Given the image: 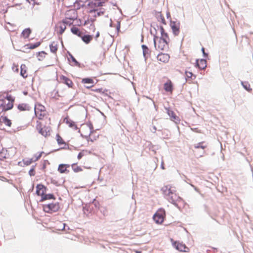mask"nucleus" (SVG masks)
<instances>
[{
  "label": "nucleus",
  "mask_w": 253,
  "mask_h": 253,
  "mask_svg": "<svg viewBox=\"0 0 253 253\" xmlns=\"http://www.w3.org/2000/svg\"><path fill=\"white\" fill-rule=\"evenodd\" d=\"M104 4L105 1L101 0H92L90 1L86 6L88 12L91 13L99 10V11L97 13V16L103 15L105 13L104 9H103V10H102V9L100 7L103 6Z\"/></svg>",
  "instance_id": "1"
},
{
  "label": "nucleus",
  "mask_w": 253,
  "mask_h": 253,
  "mask_svg": "<svg viewBox=\"0 0 253 253\" xmlns=\"http://www.w3.org/2000/svg\"><path fill=\"white\" fill-rule=\"evenodd\" d=\"M50 125L51 121L48 123L45 122V120H38L36 122V129L40 134L47 137L50 134L51 130Z\"/></svg>",
  "instance_id": "2"
},
{
  "label": "nucleus",
  "mask_w": 253,
  "mask_h": 253,
  "mask_svg": "<svg viewBox=\"0 0 253 253\" xmlns=\"http://www.w3.org/2000/svg\"><path fill=\"white\" fill-rule=\"evenodd\" d=\"M14 102V98L7 93L5 96L4 94L0 95V107L2 111L5 112L11 109L13 107Z\"/></svg>",
  "instance_id": "3"
},
{
  "label": "nucleus",
  "mask_w": 253,
  "mask_h": 253,
  "mask_svg": "<svg viewBox=\"0 0 253 253\" xmlns=\"http://www.w3.org/2000/svg\"><path fill=\"white\" fill-rule=\"evenodd\" d=\"M35 113L38 120H45V122L49 123L50 118L46 110L45 107L40 103H37L35 106Z\"/></svg>",
  "instance_id": "4"
},
{
  "label": "nucleus",
  "mask_w": 253,
  "mask_h": 253,
  "mask_svg": "<svg viewBox=\"0 0 253 253\" xmlns=\"http://www.w3.org/2000/svg\"><path fill=\"white\" fill-rule=\"evenodd\" d=\"M46 189V187L42 184H40L36 186V194L41 197V202L47 200H55L56 198L52 194H45Z\"/></svg>",
  "instance_id": "5"
},
{
  "label": "nucleus",
  "mask_w": 253,
  "mask_h": 253,
  "mask_svg": "<svg viewBox=\"0 0 253 253\" xmlns=\"http://www.w3.org/2000/svg\"><path fill=\"white\" fill-rule=\"evenodd\" d=\"M65 16L63 20L66 21L67 25L71 26L78 18L77 11L75 9H70L65 12Z\"/></svg>",
  "instance_id": "6"
},
{
  "label": "nucleus",
  "mask_w": 253,
  "mask_h": 253,
  "mask_svg": "<svg viewBox=\"0 0 253 253\" xmlns=\"http://www.w3.org/2000/svg\"><path fill=\"white\" fill-rule=\"evenodd\" d=\"M93 130V125L89 123L83 124L81 126L79 132L83 137L87 138Z\"/></svg>",
  "instance_id": "7"
},
{
  "label": "nucleus",
  "mask_w": 253,
  "mask_h": 253,
  "mask_svg": "<svg viewBox=\"0 0 253 253\" xmlns=\"http://www.w3.org/2000/svg\"><path fill=\"white\" fill-rule=\"evenodd\" d=\"M60 209V206L58 202L52 203L43 206V211L49 213L57 212Z\"/></svg>",
  "instance_id": "8"
},
{
  "label": "nucleus",
  "mask_w": 253,
  "mask_h": 253,
  "mask_svg": "<svg viewBox=\"0 0 253 253\" xmlns=\"http://www.w3.org/2000/svg\"><path fill=\"white\" fill-rule=\"evenodd\" d=\"M166 216L165 211L163 209H159L153 216V219L157 224H162Z\"/></svg>",
  "instance_id": "9"
},
{
  "label": "nucleus",
  "mask_w": 253,
  "mask_h": 253,
  "mask_svg": "<svg viewBox=\"0 0 253 253\" xmlns=\"http://www.w3.org/2000/svg\"><path fill=\"white\" fill-rule=\"evenodd\" d=\"M154 42L156 49L158 50H164L168 45V42L157 36L154 37Z\"/></svg>",
  "instance_id": "10"
},
{
  "label": "nucleus",
  "mask_w": 253,
  "mask_h": 253,
  "mask_svg": "<svg viewBox=\"0 0 253 253\" xmlns=\"http://www.w3.org/2000/svg\"><path fill=\"white\" fill-rule=\"evenodd\" d=\"M172 245L177 250L181 252L188 253L190 249L182 242L178 241H174L173 239H171Z\"/></svg>",
  "instance_id": "11"
},
{
  "label": "nucleus",
  "mask_w": 253,
  "mask_h": 253,
  "mask_svg": "<svg viewBox=\"0 0 253 253\" xmlns=\"http://www.w3.org/2000/svg\"><path fill=\"white\" fill-rule=\"evenodd\" d=\"M65 21L62 20L57 23L56 26V31L59 35H62L66 29L67 23Z\"/></svg>",
  "instance_id": "12"
},
{
  "label": "nucleus",
  "mask_w": 253,
  "mask_h": 253,
  "mask_svg": "<svg viewBox=\"0 0 253 253\" xmlns=\"http://www.w3.org/2000/svg\"><path fill=\"white\" fill-rule=\"evenodd\" d=\"M170 26L174 35L177 36L180 32V23L177 21H171Z\"/></svg>",
  "instance_id": "13"
},
{
  "label": "nucleus",
  "mask_w": 253,
  "mask_h": 253,
  "mask_svg": "<svg viewBox=\"0 0 253 253\" xmlns=\"http://www.w3.org/2000/svg\"><path fill=\"white\" fill-rule=\"evenodd\" d=\"M170 56L168 54L166 53H160L157 56V59L159 61L166 63L169 62Z\"/></svg>",
  "instance_id": "14"
},
{
  "label": "nucleus",
  "mask_w": 253,
  "mask_h": 253,
  "mask_svg": "<svg viewBox=\"0 0 253 253\" xmlns=\"http://www.w3.org/2000/svg\"><path fill=\"white\" fill-rule=\"evenodd\" d=\"M64 123H66L68 126L74 130H77L78 127L75 122L71 120L68 117L64 119Z\"/></svg>",
  "instance_id": "15"
},
{
  "label": "nucleus",
  "mask_w": 253,
  "mask_h": 253,
  "mask_svg": "<svg viewBox=\"0 0 253 253\" xmlns=\"http://www.w3.org/2000/svg\"><path fill=\"white\" fill-rule=\"evenodd\" d=\"M60 79L62 83L66 84L69 87L72 88L73 87L74 84L72 80L66 76L63 75L61 76L60 77Z\"/></svg>",
  "instance_id": "16"
},
{
  "label": "nucleus",
  "mask_w": 253,
  "mask_h": 253,
  "mask_svg": "<svg viewBox=\"0 0 253 253\" xmlns=\"http://www.w3.org/2000/svg\"><path fill=\"white\" fill-rule=\"evenodd\" d=\"M70 166L68 164H60L58 166L57 170L60 173H68L69 172V170L68 169L70 168Z\"/></svg>",
  "instance_id": "17"
},
{
  "label": "nucleus",
  "mask_w": 253,
  "mask_h": 253,
  "mask_svg": "<svg viewBox=\"0 0 253 253\" xmlns=\"http://www.w3.org/2000/svg\"><path fill=\"white\" fill-rule=\"evenodd\" d=\"M162 190L164 193L167 196H170L175 192L174 189L170 185H167L163 187Z\"/></svg>",
  "instance_id": "18"
},
{
  "label": "nucleus",
  "mask_w": 253,
  "mask_h": 253,
  "mask_svg": "<svg viewBox=\"0 0 253 253\" xmlns=\"http://www.w3.org/2000/svg\"><path fill=\"white\" fill-rule=\"evenodd\" d=\"M164 88L166 92L172 93L173 91V84L171 81L168 80L164 84Z\"/></svg>",
  "instance_id": "19"
},
{
  "label": "nucleus",
  "mask_w": 253,
  "mask_h": 253,
  "mask_svg": "<svg viewBox=\"0 0 253 253\" xmlns=\"http://www.w3.org/2000/svg\"><path fill=\"white\" fill-rule=\"evenodd\" d=\"M160 31L161 34V37L160 39L164 40V41L169 43V42L170 41L169 35L168 33L165 32V30L164 29V28L162 26L160 27Z\"/></svg>",
  "instance_id": "20"
},
{
  "label": "nucleus",
  "mask_w": 253,
  "mask_h": 253,
  "mask_svg": "<svg viewBox=\"0 0 253 253\" xmlns=\"http://www.w3.org/2000/svg\"><path fill=\"white\" fill-rule=\"evenodd\" d=\"M55 138L58 144L61 146V148H65L66 147V143L59 134L56 135Z\"/></svg>",
  "instance_id": "21"
},
{
  "label": "nucleus",
  "mask_w": 253,
  "mask_h": 253,
  "mask_svg": "<svg viewBox=\"0 0 253 253\" xmlns=\"http://www.w3.org/2000/svg\"><path fill=\"white\" fill-rule=\"evenodd\" d=\"M196 66L201 70L205 69L207 67L206 60L203 59L197 60Z\"/></svg>",
  "instance_id": "22"
},
{
  "label": "nucleus",
  "mask_w": 253,
  "mask_h": 253,
  "mask_svg": "<svg viewBox=\"0 0 253 253\" xmlns=\"http://www.w3.org/2000/svg\"><path fill=\"white\" fill-rule=\"evenodd\" d=\"M10 155L8 152V150L6 149H2L0 152V160H4L9 159Z\"/></svg>",
  "instance_id": "23"
},
{
  "label": "nucleus",
  "mask_w": 253,
  "mask_h": 253,
  "mask_svg": "<svg viewBox=\"0 0 253 253\" xmlns=\"http://www.w3.org/2000/svg\"><path fill=\"white\" fill-rule=\"evenodd\" d=\"M20 75L24 78L28 77L27 67L25 64L21 65Z\"/></svg>",
  "instance_id": "24"
},
{
  "label": "nucleus",
  "mask_w": 253,
  "mask_h": 253,
  "mask_svg": "<svg viewBox=\"0 0 253 253\" xmlns=\"http://www.w3.org/2000/svg\"><path fill=\"white\" fill-rule=\"evenodd\" d=\"M47 54V53L43 51L39 52L37 54V57L38 58V60L41 61H43L45 59Z\"/></svg>",
  "instance_id": "25"
},
{
  "label": "nucleus",
  "mask_w": 253,
  "mask_h": 253,
  "mask_svg": "<svg viewBox=\"0 0 253 253\" xmlns=\"http://www.w3.org/2000/svg\"><path fill=\"white\" fill-rule=\"evenodd\" d=\"M18 109L21 111H29L30 107L27 104L22 103L18 105Z\"/></svg>",
  "instance_id": "26"
},
{
  "label": "nucleus",
  "mask_w": 253,
  "mask_h": 253,
  "mask_svg": "<svg viewBox=\"0 0 253 253\" xmlns=\"http://www.w3.org/2000/svg\"><path fill=\"white\" fill-rule=\"evenodd\" d=\"M98 137V135L94 130H93L90 134V135H89L87 139L88 141L93 142L94 141L96 140Z\"/></svg>",
  "instance_id": "27"
},
{
  "label": "nucleus",
  "mask_w": 253,
  "mask_h": 253,
  "mask_svg": "<svg viewBox=\"0 0 253 253\" xmlns=\"http://www.w3.org/2000/svg\"><path fill=\"white\" fill-rule=\"evenodd\" d=\"M168 113L172 121H179L178 117L175 114V113L173 111L169 110L168 111Z\"/></svg>",
  "instance_id": "28"
},
{
  "label": "nucleus",
  "mask_w": 253,
  "mask_h": 253,
  "mask_svg": "<svg viewBox=\"0 0 253 253\" xmlns=\"http://www.w3.org/2000/svg\"><path fill=\"white\" fill-rule=\"evenodd\" d=\"M82 40L86 44L89 43L92 40V37L90 35H84L81 37Z\"/></svg>",
  "instance_id": "29"
},
{
  "label": "nucleus",
  "mask_w": 253,
  "mask_h": 253,
  "mask_svg": "<svg viewBox=\"0 0 253 253\" xmlns=\"http://www.w3.org/2000/svg\"><path fill=\"white\" fill-rule=\"evenodd\" d=\"M185 76L187 80H189L190 81H192L196 78V75H194L191 72L186 71Z\"/></svg>",
  "instance_id": "30"
},
{
  "label": "nucleus",
  "mask_w": 253,
  "mask_h": 253,
  "mask_svg": "<svg viewBox=\"0 0 253 253\" xmlns=\"http://www.w3.org/2000/svg\"><path fill=\"white\" fill-rule=\"evenodd\" d=\"M156 17L158 21H160L164 24H166V20L161 12H158L156 14Z\"/></svg>",
  "instance_id": "31"
},
{
  "label": "nucleus",
  "mask_w": 253,
  "mask_h": 253,
  "mask_svg": "<svg viewBox=\"0 0 253 253\" xmlns=\"http://www.w3.org/2000/svg\"><path fill=\"white\" fill-rule=\"evenodd\" d=\"M142 47L143 49V55L145 58H147L148 56L150 55V50L145 45H142Z\"/></svg>",
  "instance_id": "32"
},
{
  "label": "nucleus",
  "mask_w": 253,
  "mask_h": 253,
  "mask_svg": "<svg viewBox=\"0 0 253 253\" xmlns=\"http://www.w3.org/2000/svg\"><path fill=\"white\" fill-rule=\"evenodd\" d=\"M50 50V51L55 53H56V51L57 50L58 47H57V44L55 42H52L49 45Z\"/></svg>",
  "instance_id": "33"
},
{
  "label": "nucleus",
  "mask_w": 253,
  "mask_h": 253,
  "mask_svg": "<svg viewBox=\"0 0 253 253\" xmlns=\"http://www.w3.org/2000/svg\"><path fill=\"white\" fill-rule=\"evenodd\" d=\"M1 119L2 120V122L8 126H11V121L7 118L6 116H1Z\"/></svg>",
  "instance_id": "34"
},
{
  "label": "nucleus",
  "mask_w": 253,
  "mask_h": 253,
  "mask_svg": "<svg viewBox=\"0 0 253 253\" xmlns=\"http://www.w3.org/2000/svg\"><path fill=\"white\" fill-rule=\"evenodd\" d=\"M71 31L74 34L77 35L79 37L82 36V33L80 32L78 28L74 26L71 28Z\"/></svg>",
  "instance_id": "35"
},
{
  "label": "nucleus",
  "mask_w": 253,
  "mask_h": 253,
  "mask_svg": "<svg viewBox=\"0 0 253 253\" xmlns=\"http://www.w3.org/2000/svg\"><path fill=\"white\" fill-rule=\"evenodd\" d=\"M31 32V30L29 28L25 29L23 31L21 34L23 38H27L29 37Z\"/></svg>",
  "instance_id": "36"
},
{
  "label": "nucleus",
  "mask_w": 253,
  "mask_h": 253,
  "mask_svg": "<svg viewBox=\"0 0 253 253\" xmlns=\"http://www.w3.org/2000/svg\"><path fill=\"white\" fill-rule=\"evenodd\" d=\"M204 142H201L198 144H196L194 145V147L195 149L201 148L202 149H205L207 147V145H204Z\"/></svg>",
  "instance_id": "37"
},
{
  "label": "nucleus",
  "mask_w": 253,
  "mask_h": 253,
  "mask_svg": "<svg viewBox=\"0 0 253 253\" xmlns=\"http://www.w3.org/2000/svg\"><path fill=\"white\" fill-rule=\"evenodd\" d=\"M72 168L73 171L75 172H79L82 171L83 170V169H82V168L79 166H76V164H72Z\"/></svg>",
  "instance_id": "38"
},
{
  "label": "nucleus",
  "mask_w": 253,
  "mask_h": 253,
  "mask_svg": "<svg viewBox=\"0 0 253 253\" xmlns=\"http://www.w3.org/2000/svg\"><path fill=\"white\" fill-rule=\"evenodd\" d=\"M43 153V152H41L35 155L32 157L33 161H34V162H36V161H38L42 157Z\"/></svg>",
  "instance_id": "39"
},
{
  "label": "nucleus",
  "mask_w": 253,
  "mask_h": 253,
  "mask_svg": "<svg viewBox=\"0 0 253 253\" xmlns=\"http://www.w3.org/2000/svg\"><path fill=\"white\" fill-rule=\"evenodd\" d=\"M82 83L83 84H93L94 83V81L93 79L91 78H84L82 80Z\"/></svg>",
  "instance_id": "40"
},
{
  "label": "nucleus",
  "mask_w": 253,
  "mask_h": 253,
  "mask_svg": "<svg viewBox=\"0 0 253 253\" xmlns=\"http://www.w3.org/2000/svg\"><path fill=\"white\" fill-rule=\"evenodd\" d=\"M92 91L96 92L101 94H105L106 92L107 91V89H103L102 88H96V89H92Z\"/></svg>",
  "instance_id": "41"
},
{
  "label": "nucleus",
  "mask_w": 253,
  "mask_h": 253,
  "mask_svg": "<svg viewBox=\"0 0 253 253\" xmlns=\"http://www.w3.org/2000/svg\"><path fill=\"white\" fill-rule=\"evenodd\" d=\"M242 84L243 85L244 87L248 91H250L252 90V88L250 87V85L248 83H244L243 82H242Z\"/></svg>",
  "instance_id": "42"
},
{
  "label": "nucleus",
  "mask_w": 253,
  "mask_h": 253,
  "mask_svg": "<svg viewBox=\"0 0 253 253\" xmlns=\"http://www.w3.org/2000/svg\"><path fill=\"white\" fill-rule=\"evenodd\" d=\"M40 43H38V42L36 43L35 44H30V45H29V48L30 49H34V48H35L38 47L40 45Z\"/></svg>",
  "instance_id": "43"
},
{
  "label": "nucleus",
  "mask_w": 253,
  "mask_h": 253,
  "mask_svg": "<svg viewBox=\"0 0 253 253\" xmlns=\"http://www.w3.org/2000/svg\"><path fill=\"white\" fill-rule=\"evenodd\" d=\"M24 164H26V165H29L33 162H34V161H33V159L32 158L30 159L24 161Z\"/></svg>",
  "instance_id": "44"
},
{
  "label": "nucleus",
  "mask_w": 253,
  "mask_h": 253,
  "mask_svg": "<svg viewBox=\"0 0 253 253\" xmlns=\"http://www.w3.org/2000/svg\"><path fill=\"white\" fill-rule=\"evenodd\" d=\"M29 173L31 176H34L35 174V169L34 168L31 169L29 171Z\"/></svg>",
  "instance_id": "45"
},
{
  "label": "nucleus",
  "mask_w": 253,
  "mask_h": 253,
  "mask_svg": "<svg viewBox=\"0 0 253 253\" xmlns=\"http://www.w3.org/2000/svg\"><path fill=\"white\" fill-rule=\"evenodd\" d=\"M84 151H82L80 152L78 155V159L80 160L84 156Z\"/></svg>",
  "instance_id": "46"
},
{
  "label": "nucleus",
  "mask_w": 253,
  "mask_h": 253,
  "mask_svg": "<svg viewBox=\"0 0 253 253\" xmlns=\"http://www.w3.org/2000/svg\"><path fill=\"white\" fill-rule=\"evenodd\" d=\"M192 130L195 132H196L197 133H201V130H200V129H198V128H192Z\"/></svg>",
  "instance_id": "47"
},
{
  "label": "nucleus",
  "mask_w": 253,
  "mask_h": 253,
  "mask_svg": "<svg viewBox=\"0 0 253 253\" xmlns=\"http://www.w3.org/2000/svg\"><path fill=\"white\" fill-rule=\"evenodd\" d=\"M30 3H32L33 5L35 4V0H27Z\"/></svg>",
  "instance_id": "48"
},
{
  "label": "nucleus",
  "mask_w": 253,
  "mask_h": 253,
  "mask_svg": "<svg viewBox=\"0 0 253 253\" xmlns=\"http://www.w3.org/2000/svg\"><path fill=\"white\" fill-rule=\"evenodd\" d=\"M90 27H91V29H92L93 31V32H94V31H95V29H95V25H94V24H91L90 25Z\"/></svg>",
  "instance_id": "49"
},
{
  "label": "nucleus",
  "mask_w": 253,
  "mask_h": 253,
  "mask_svg": "<svg viewBox=\"0 0 253 253\" xmlns=\"http://www.w3.org/2000/svg\"><path fill=\"white\" fill-rule=\"evenodd\" d=\"M161 168L163 169H165V167H164V162H163L161 164Z\"/></svg>",
  "instance_id": "50"
},
{
  "label": "nucleus",
  "mask_w": 253,
  "mask_h": 253,
  "mask_svg": "<svg viewBox=\"0 0 253 253\" xmlns=\"http://www.w3.org/2000/svg\"><path fill=\"white\" fill-rule=\"evenodd\" d=\"M100 35V33L99 32H97V33H96V38H97L99 37Z\"/></svg>",
  "instance_id": "51"
},
{
  "label": "nucleus",
  "mask_w": 253,
  "mask_h": 253,
  "mask_svg": "<svg viewBox=\"0 0 253 253\" xmlns=\"http://www.w3.org/2000/svg\"><path fill=\"white\" fill-rule=\"evenodd\" d=\"M15 70H16V71L18 72V66H15Z\"/></svg>",
  "instance_id": "52"
},
{
  "label": "nucleus",
  "mask_w": 253,
  "mask_h": 253,
  "mask_svg": "<svg viewBox=\"0 0 253 253\" xmlns=\"http://www.w3.org/2000/svg\"><path fill=\"white\" fill-rule=\"evenodd\" d=\"M15 70H16V71L18 72V66H15Z\"/></svg>",
  "instance_id": "53"
},
{
  "label": "nucleus",
  "mask_w": 253,
  "mask_h": 253,
  "mask_svg": "<svg viewBox=\"0 0 253 253\" xmlns=\"http://www.w3.org/2000/svg\"><path fill=\"white\" fill-rule=\"evenodd\" d=\"M72 60L74 62H75L76 63H78V62L76 60V59L74 58H72Z\"/></svg>",
  "instance_id": "54"
},
{
  "label": "nucleus",
  "mask_w": 253,
  "mask_h": 253,
  "mask_svg": "<svg viewBox=\"0 0 253 253\" xmlns=\"http://www.w3.org/2000/svg\"><path fill=\"white\" fill-rule=\"evenodd\" d=\"M92 86H93V85H91V86H86V88L89 89V88H91Z\"/></svg>",
  "instance_id": "55"
},
{
  "label": "nucleus",
  "mask_w": 253,
  "mask_h": 253,
  "mask_svg": "<svg viewBox=\"0 0 253 253\" xmlns=\"http://www.w3.org/2000/svg\"><path fill=\"white\" fill-rule=\"evenodd\" d=\"M202 52H203L204 54H206L205 52V50H204V48H202Z\"/></svg>",
  "instance_id": "56"
},
{
  "label": "nucleus",
  "mask_w": 253,
  "mask_h": 253,
  "mask_svg": "<svg viewBox=\"0 0 253 253\" xmlns=\"http://www.w3.org/2000/svg\"><path fill=\"white\" fill-rule=\"evenodd\" d=\"M135 253H141V252L136 251H135Z\"/></svg>",
  "instance_id": "57"
}]
</instances>
